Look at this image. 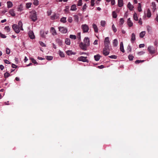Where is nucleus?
<instances>
[{"label":"nucleus","instance_id":"obj_1","mask_svg":"<svg viewBox=\"0 0 158 158\" xmlns=\"http://www.w3.org/2000/svg\"><path fill=\"white\" fill-rule=\"evenodd\" d=\"M30 13V18L31 20L33 22H35V21L37 20V16L36 12L34 10H32Z\"/></svg>","mask_w":158,"mask_h":158},{"label":"nucleus","instance_id":"obj_2","mask_svg":"<svg viewBox=\"0 0 158 158\" xmlns=\"http://www.w3.org/2000/svg\"><path fill=\"white\" fill-rule=\"evenodd\" d=\"M148 50L150 54H154L156 52V50L153 47L149 46L148 47Z\"/></svg>","mask_w":158,"mask_h":158},{"label":"nucleus","instance_id":"obj_3","mask_svg":"<svg viewBox=\"0 0 158 158\" xmlns=\"http://www.w3.org/2000/svg\"><path fill=\"white\" fill-rule=\"evenodd\" d=\"M89 46V44H85L82 42H81L80 43V48L83 50H87V48Z\"/></svg>","mask_w":158,"mask_h":158},{"label":"nucleus","instance_id":"obj_4","mask_svg":"<svg viewBox=\"0 0 158 158\" xmlns=\"http://www.w3.org/2000/svg\"><path fill=\"white\" fill-rule=\"evenodd\" d=\"M86 57H84L83 56H81L77 58V60L79 61H82L83 62H88L89 61L87 59Z\"/></svg>","mask_w":158,"mask_h":158},{"label":"nucleus","instance_id":"obj_5","mask_svg":"<svg viewBox=\"0 0 158 158\" xmlns=\"http://www.w3.org/2000/svg\"><path fill=\"white\" fill-rule=\"evenodd\" d=\"M81 28L84 33L87 32L89 29L88 26L86 24L82 25Z\"/></svg>","mask_w":158,"mask_h":158},{"label":"nucleus","instance_id":"obj_6","mask_svg":"<svg viewBox=\"0 0 158 158\" xmlns=\"http://www.w3.org/2000/svg\"><path fill=\"white\" fill-rule=\"evenodd\" d=\"M12 28L14 31L17 33H18L19 32L20 29L18 27L16 24H13L12 25Z\"/></svg>","mask_w":158,"mask_h":158},{"label":"nucleus","instance_id":"obj_7","mask_svg":"<svg viewBox=\"0 0 158 158\" xmlns=\"http://www.w3.org/2000/svg\"><path fill=\"white\" fill-rule=\"evenodd\" d=\"M59 31L63 33H67V29L63 27H59Z\"/></svg>","mask_w":158,"mask_h":158},{"label":"nucleus","instance_id":"obj_8","mask_svg":"<svg viewBox=\"0 0 158 158\" xmlns=\"http://www.w3.org/2000/svg\"><path fill=\"white\" fill-rule=\"evenodd\" d=\"M29 37L31 39L35 38V36L34 33L32 31H30L29 32Z\"/></svg>","mask_w":158,"mask_h":158},{"label":"nucleus","instance_id":"obj_9","mask_svg":"<svg viewBox=\"0 0 158 158\" xmlns=\"http://www.w3.org/2000/svg\"><path fill=\"white\" fill-rule=\"evenodd\" d=\"M59 14H54L51 17V19L53 20L58 19L59 17Z\"/></svg>","mask_w":158,"mask_h":158},{"label":"nucleus","instance_id":"obj_10","mask_svg":"<svg viewBox=\"0 0 158 158\" xmlns=\"http://www.w3.org/2000/svg\"><path fill=\"white\" fill-rule=\"evenodd\" d=\"M85 44H88L89 46V40L88 37H85L84 40V43Z\"/></svg>","mask_w":158,"mask_h":158},{"label":"nucleus","instance_id":"obj_11","mask_svg":"<svg viewBox=\"0 0 158 158\" xmlns=\"http://www.w3.org/2000/svg\"><path fill=\"white\" fill-rule=\"evenodd\" d=\"M135 40V35L134 33H132L131 36V43L134 42Z\"/></svg>","mask_w":158,"mask_h":158},{"label":"nucleus","instance_id":"obj_12","mask_svg":"<svg viewBox=\"0 0 158 158\" xmlns=\"http://www.w3.org/2000/svg\"><path fill=\"white\" fill-rule=\"evenodd\" d=\"M127 23L128 25L130 27H131L133 26V23L131 20L130 18H129L127 19Z\"/></svg>","mask_w":158,"mask_h":158},{"label":"nucleus","instance_id":"obj_13","mask_svg":"<svg viewBox=\"0 0 158 158\" xmlns=\"http://www.w3.org/2000/svg\"><path fill=\"white\" fill-rule=\"evenodd\" d=\"M23 24L21 21H19V22L18 25V27L21 30H23V29L22 27Z\"/></svg>","mask_w":158,"mask_h":158},{"label":"nucleus","instance_id":"obj_14","mask_svg":"<svg viewBox=\"0 0 158 158\" xmlns=\"http://www.w3.org/2000/svg\"><path fill=\"white\" fill-rule=\"evenodd\" d=\"M127 7L131 11L133 10V8H134V6L131 4L130 2H129L128 3L127 5Z\"/></svg>","mask_w":158,"mask_h":158},{"label":"nucleus","instance_id":"obj_15","mask_svg":"<svg viewBox=\"0 0 158 158\" xmlns=\"http://www.w3.org/2000/svg\"><path fill=\"white\" fill-rule=\"evenodd\" d=\"M51 32L52 33V34L53 35H57L56 31L53 27H51Z\"/></svg>","mask_w":158,"mask_h":158},{"label":"nucleus","instance_id":"obj_16","mask_svg":"<svg viewBox=\"0 0 158 158\" xmlns=\"http://www.w3.org/2000/svg\"><path fill=\"white\" fill-rule=\"evenodd\" d=\"M93 27L94 30V31L95 32H98V29L97 25L94 23L92 25Z\"/></svg>","mask_w":158,"mask_h":158},{"label":"nucleus","instance_id":"obj_17","mask_svg":"<svg viewBox=\"0 0 158 158\" xmlns=\"http://www.w3.org/2000/svg\"><path fill=\"white\" fill-rule=\"evenodd\" d=\"M120 51L122 52L123 53L125 51L124 49L123 44V43L122 42H121L120 43Z\"/></svg>","mask_w":158,"mask_h":158},{"label":"nucleus","instance_id":"obj_18","mask_svg":"<svg viewBox=\"0 0 158 158\" xmlns=\"http://www.w3.org/2000/svg\"><path fill=\"white\" fill-rule=\"evenodd\" d=\"M118 5L119 7H121L123 6V0H118Z\"/></svg>","mask_w":158,"mask_h":158},{"label":"nucleus","instance_id":"obj_19","mask_svg":"<svg viewBox=\"0 0 158 158\" xmlns=\"http://www.w3.org/2000/svg\"><path fill=\"white\" fill-rule=\"evenodd\" d=\"M65 43L68 45H69L70 44V40L69 38H66L65 40Z\"/></svg>","mask_w":158,"mask_h":158},{"label":"nucleus","instance_id":"obj_20","mask_svg":"<svg viewBox=\"0 0 158 158\" xmlns=\"http://www.w3.org/2000/svg\"><path fill=\"white\" fill-rule=\"evenodd\" d=\"M56 41L60 46H61L62 44V41L59 39H57L56 40Z\"/></svg>","mask_w":158,"mask_h":158},{"label":"nucleus","instance_id":"obj_21","mask_svg":"<svg viewBox=\"0 0 158 158\" xmlns=\"http://www.w3.org/2000/svg\"><path fill=\"white\" fill-rule=\"evenodd\" d=\"M9 13L12 16H14L15 15V13L14 10L10 9L9 10Z\"/></svg>","mask_w":158,"mask_h":158},{"label":"nucleus","instance_id":"obj_22","mask_svg":"<svg viewBox=\"0 0 158 158\" xmlns=\"http://www.w3.org/2000/svg\"><path fill=\"white\" fill-rule=\"evenodd\" d=\"M7 7L8 8H10L13 6V4L12 2L10 1H8L7 2Z\"/></svg>","mask_w":158,"mask_h":158},{"label":"nucleus","instance_id":"obj_23","mask_svg":"<svg viewBox=\"0 0 158 158\" xmlns=\"http://www.w3.org/2000/svg\"><path fill=\"white\" fill-rule=\"evenodd\" d=\"M113 45L114 47H116L118 44V41L116 39H115L113 40Z\"/></svg>","mask_w":158,"mask_h":158},{"label":"nucleus","instance_id":"obj_24","mask_svg":"<svg viewBox=\"0 0 158 158\" xmlns=\"http://www.w3.org/2000/svg\"><path fill=\"white\" fill-rule=\"evenodd\" d=\"M110 51H108L107 50H105V51L104 52V49H103V54L105 56H106L108 55L109 54Z\"/></svg>","mask_w":158,"mask_h":158},{"label":"nucleus","instance_id":"obj_25","mask_svg":"<svg viewBox=\"0 0 158 158\" xmlns=\"http://www.w3.org/2000/svg\"><path fill=\"white\" fill-rule=\"evenodd\" d=\"M146 33L145 31H143L141 32L139 34V36L140 38H143L145 35Z\"/></svg>","mask_w":158,"mask_h":158},{"label":"nucleus","instance_id":"obj_26","mask_svg":"<svg viewBox=\"0 0 158 158\" xmlns=\"http://www.w3.org/2000/svg\"><path fill=\"white\" fill-rule=\"evenodd\" d=\"M76 10V6L74 4L71 6L70 9L71 10Z\"/></svg>","mask_w":158,"mask_h":158},{"label":"nucleus","instance_id":"obj_27","mask_svg":"<svg viewBox=\"0 0 158 158\" xmlns=\"http://www.w3.org/2000/svg\"><path fill=\"white\" fill-rule=\"evenodd\" d=\"M95 60L96 61H98L100 58V56L99 55H97L94 56Z\"/></svg>","mask_w":158,"mask_h":158},{"label":"nucleus","instance_id":"obj_28","mask_svg":"<svg viewBox=\"0 0 158 158\" xmlns=\"http://www.w3.org/2000/svg\"><path fill=\"white\" fill-rule=\"evenodd\" d=\"M151 14L150 10L149 9H148V10H147V16L148 18H150L151 17Z\"/></svg>","mask_w":158,"mask_h":158},{"label":"nucleus","instance_id":"obj_29","mask_svg":"<svg viewBox=\"0 0 158 158\" xmlns=\"http://www.w3.org/2000/svg\"><path fill=\"white\" fill-rule=\"evenodd\" d=\"M66 53L68 55H71L72 54H75L71 50H68L66 51Z\"/></svg>","mask_w":158,"mask_h":158},{"label":"nucleus","instance_id":"obj_30","mask_svg":"<svg viewBox=\"0 0 158 158\" xmlns=\"http://www.w3.org/2000/svg\"><path fill=\"white\" fill-rule=\"evenodd\" d=\"M133 18L136 21H138V20L137 15L135 13L133 15Z\"/></svg>","mask_w":158,"mask_h":158},{"label":"nucleus","instance_id":"obj_31","mask_svg":"<svg viewBox=\"0 0 158 158\" xmlns=\"http://www.w3.org/2000/svg\"><path fill=\"white\" fill-rule=\"evenodd\" d=\"M104 43H110L109 38L108 37H106L104 41Z\"/></svg>","mask_w":158,"mask_h":158},{"label":"nucleus","instance_id":"obj_32","mask_svg":"<svg viewBox=\"0 0 158 158\" xmlns=\"http://www.w3.org/2000/svg\"><path fill=\"white\" fill-rule=\"evenodd\" d=\"M69 37L70 38L75 40L76 39V36L75 35H70L69 36Z\"/></svg>","mask_w":158,"mask_h":158},{"label":"nucleus","instance_id":"obj_33","mask_svg":"<svg viewBox=\"0 0 158 158\" xmlns=\"http://www.w3.org/2000/svg\"><path fill=\"white\" fill-rule=\"evenodd\" d=\"M112 16L114 18H117V14L115 11H114L112 12Z\"/></svg>","mask_w":158,"mask_h":158},{"label":"nucleus","instance_id":"obj_34","mask_svg":"<svg viewBox=\"0 0 158 158\" xmlns=\"http://www.w3.org/2000/svg\"><path fill=\"white\" fill-rule=\"evenodd\" d=\"M44 32L43 31H40V35L41 36L43 37L44 38L45 37V35H44Z\"/></svg>","mask_w":158,"mask_h":158},{"label":"nucleus","instance_id":"obj_35","mask_svg":"<svg viewBox=\"0 0 158 158\" xmlns=\"http://www.w3.org/2000/svg\"><path fill=\"white\" fill-rule=\"evenodd\" d=\"M112 28L113 31H114V32H115L117 31V29L115 27L114 24H113L112 25Z\"/></svg>","mask_w":158,"mask_h":158},{"label":"nucleus","instance_id":"obj_36","mask_svg":"<svg viewBox=\"0 0 158 158\" xmlns=\"http://www.w3.org/2000/svg\"><path fill=\"white\" fill-rule=\"evenodd\" d=\"M10 75V73L7 72H6L4 74V77L5 78H7Z\"/></svg>","mask_w":158,"mask_h":158},{"label":"nucleus","instance_id":"obj_37","mask_svg":"<svg viewBox=\"0 0 158 158\" xmlns=\"http://www.w3.org/2000/svg\"><path fill=\"white\" fill-rule=\"evenodd\" d=\"M46 58L48 60H51L53 59V57L51 56H46Z\"/></svg>","mask_w":158,"mask_h":158},{"label":"nucleus","instance_id":"obj_38","mask_svg":"<svg viewBox=\"0 0 158 158\" xmlns=\"http://www.w3.org/2000/svg\"><path fill=\"white\" fill-rule=\"evenodd\" d=\"M141 5L140 3H139L138 6V10L139 12H140L142 11V9L141 8Z\"/></svg>","mask_w":158,"mask_h":158},{"label":"nucleus","instance_id":"obj_39","mask_svg":"<svg viewBox=\"0 0 158 158\" xmlns=\"http://www.w3.org/2000/svg\"><path fill=\"white\" fill-rule=\"evenodd\" d=\"M5 29L7 31V32H9L10 30V28L8 26H6L5 28Z\"/></svg>","mask_w":158,"mask_h":158},{"label":"nucleus","instance_id":"obj_40","mask_svg":"<svg viewBox=\"0 0 158 158\" xmlns=\"http://www.w3.org/2000/svg\"><path fill=\"white\" fill-rule=\"evenodd\" d=\"M66 18L65 17H62L60 19V21L63 23H64L66 22Z\"/></svg>","mask_w":158,"mask_h":158},{"label":"nucleus","instance_id":"obj_41","mask_svg":"<svg viewBox=\"0 0 158 158\" xmlns=\"http://www.w3.org/2000/svg\"><path fill=\"white\" fill-rule=\"evenodd\" d=\"M74 19L77 22L78 21V16L77 15H74Z\"/></svg>","mask_w":158,"mask_h":158},{"label":"nucleus","instance_id":"obj_42","mask_svg":"<svg viewBox=\"0 0 158 158\" xmlns=\"http://www.w3.org/2000/svg\"><path fill=\"white\" fill-rule=\"evenodd\" d=\"M134 58V56L132 55H129L128 56V58L130 60H132Z\"/></svg>","mask_w":158,"mask_h":158},{"label":"nucleus","instance_id":"obj_43","mask_svg":"<svg viewBox=\"0 0 158 158\" xmlns=\"http://www.w3.org/2000/svg\"><path fill=\"white\" fill-rule=\"evenodd\" d=\"M32 62L34 64H37V63L36 62V61L33 58H30Z\"/></svg>","mask_w":158,"mask_h":158},{"label":"nucleus","instance_id":"obj_44","mask_svg":"<svg viewBox=\"0 0 158 158\" xmlns=\"http://www.w3.org/2000/svg\"><path fill=\"white\" fill-rule=\"evenodd\" d=\"M106 24V22L104 21H101V25L102 27H104Z\"/></svg>","mask_w":158,"mask_h":158},{"label":"nucleus","instance_id":"obj_45","mask_svg":"<svg viewBox=\"0 0 158 158\" xmlns=\"http://www.w3.org/2000/svg\"><path fill=\"white\" fill-rule=\"evenodd\" d=\"M124 20L123 18H121L120 19V25H123V24L124 23Z\"/></svg>","mask_w":158,"mask_h":158},{"label":"nucleus","instance_id":"obj_46","mask_svg":"<svg viewBox=\"0 0 158 158\" xmlns=\"http://www.w3.org/2000/svg\"><path fill=\"white\" fill-rule=\"evenodd\" d=\"M109 57L111 59H116L117 58V56L115 55H112L109 56Z\"/></svg>","mask_w":158,"mask_h":158},{"label":"nucleus","instance_id":"obj_47","mask_svg":"<svg viewBox=\"0 0 158 158\" xmlns=\"http://www.w3.org/2000/svg\"><path fill=\"white\" fill-rule=\"evenodd\" d=\"M6 52L7 54H9L10 53V50L8 48H6Z\"/></svg>","mask_w":158,"mask_h":158},{"label":"nucleus","instance_id":"obj_48","mask_svg":"<svg viewBox=\"0 0 158 158\" xmlns=\"http://www.w3.org/2000/svg\"><path fill=\"white\" fill-rule=\"evenodd\" d=\"M144 61V60H137L135 61V63L136 64L137 63H139L141 62H143Z\"/></svg>","mask_w":158,"mask_h":158},{"label":"nucleus","instance_id":"obj_49","mask_svg":"<svg viewBox=\"0 0 158 158\" xmlns=\"http://www.w3.org/2000/svg\"><path fill=\"white\" fill-rule=\"evenodd\" d=\"M77 38H78V40H81V33L78 32L77 34Z\"/></svg>","mask_w":158,"mask_h":158},{"label":"nucleus","instance_id":"obj_50","mask_svg":"<svg viewBox=\"0 0 158 158\" xmlns=\"http://www.w3.org/2000/svg\"><path fill=\"white\" fill-rule=\"evenodd\" d=\"M39 44L42 47H45L46 46V45L42 41H40Z\"/></svg>","mask_w":158,"mask_h":158},{"label":"nucleus","instance_id":"obj_51","mask_svg":"<svg viewBox=\"0 0 158 158\" xmlns=\"http://www.w3.org/2000/svg\"><path fill=\"white\" fill-rule=\"evenodd\" d=\"M59 55L61 57H64V53L60 51V52Z\"/></svg>","mask_w":158,"mask_h":158},{"label":"nucleus","instance_id":"obj_52","mask_svg":"<svg viewBox=\"0 0 158 158\" xmlns=\"http://www.w3.org/2000/svg\"><path fill=\"white\" fill-rule=\"evenodd\" d=\"M0 36L3 38H5L6 37V36L5 35L1 33H0Z\"/></svg>","mask_w":158,"mask_h":158},{"label":"nucleus","instance_id":"obj_53","mask_svg":"<svg viewBox=\"0 0 158 158\" xmlns=\"http://www.w3.org/2000/svg\"><path fill=\"white\" fill-rule=\"evenodd\" d=\"M82 5V0H79L78 3V6H81Z\"/></svg>","mask_w":158,"mask_h":158},{"label":"nucleus","instance_id":"obj_54","mask_svg":"<svg viewBox=\"0 0 158 158\" xmlns=\"http://www.w3.org/2000/svg\"><path fill=\"white\" fill-rule=\"evenodd\" d=\"M38 0H35L34 1V4L35 5H37L38 4Z\"/></svg>","mask_w":158,"mask_h":158},{"label":"nucleus","instance_id":"obj_55","mask_svg":"<svg viewBox=\"0 0 158 158\" xmlns=\"http://www.w3.org/2000/svg\"><path fill=\"white\" fill-rule=\"evenodd\" d=\"M103 49L104 52L105 51V50H107L108 51H110L109 48V47H104Z\"/></svg>","mask_w":158,"mask_h":158},{"label":"nucleus","instance_id":"obj_56","mask_svg":"<svg viewBox=\"0 0 158 158\" xmlns=\"http://www.w3.org/2000/svg\"><path fill=\"white\" fill-rule=\"evenodd\" d=\"M94 0H91V5L93 6L94 5Z\"/></svg>","mask_w":158,"mask_h":158},{"label":"nucleus","instance_id":"obj_57","mask_svg":"<svg viewBox=\"0 0 158 158\" xmlns=\"http://www.w3.org/2000/svg\"><path fill=\"white\" fill-rule=\"evenodd\" d=\"M104 47H109V48L110 43H104Z\"/></svg>","mask_w":158,"mask_h":158},{"label":"nucleus","instance_id":"obj_58","mask_svg":"<svg viewBox=\"0 0 158 158\" xmlns=\"http://www.w3.org/2000/svg\"><path fill=\"white\" fill-rule=\"evenodd\" d=\"M12 67L13 68L16 69L17 67V66L14 64H12Z\"/></svg>","mask_w":158,"mask_h":158},{"label":"nucleus","instance_id":"obj_59","mask_svg":"<svg viewBox=\"0 0 158 158\" xmlns=\"http://www.w3.org/2000/svg\"><path fill=\"white\" fill-rule=\"evenodd\" d=\"M145 45L144 44H141L139 45V48H143L144 47Z\"/></svg>","mask_w":158,"mask_h":158},{"label":"nucleus","instance_id":"obj_60","mask_svg":"<svg viewBox=\"0 0 158 158\" xmlns=\"http://www.w3.org/2000/svg\"><path fill=\"white\" fill-rule=\"evenodd\" d=\"M98 68L99 69H102L104 68V66L103 65H101L100 66H98Z\"/></svg>","mask_w":158,"mask_h":158},{"label":"nucleus","instance_id":"obj_61","mask_svg":"<svg viewBox=\"0 0 158 158\" xmlns=\"http://www.w3.org/2000/svg\"><path fill=\"white\" fill-rule=\"evenodd\" d=\"M68 21L69 23H71L72 21V19L71 17H69L68 18Z\"/></svg>","mask_w":158,"mask_h":158},{"label":"nucleus","instance_id":"obj_62","mask_svg":"<svg viewBox=\"0 0 158 158\" xmlns=\"http://www.w3.org/2000/svg\"><path fill=\"white\" fill-rule=\"evenodd\" d=\"M22 10V7H21V6H20L18 8V11H21Z\"/></svg>","mask_w":158,"mask_h":158},{"label":"nucleus","instance_id":"obj_63","mask_svg":"<svg viewBox=\"0 0 158 158\" xmlns=\"http://www.w3.org/2000/svg\"><path fill=\"white\" fill-rule=\"evenodd\" d=\"M144 52L143 51L139 52L138 54L139 55H141L144 53Z\"/></svg>","mask_w":158,"mask_h":158},{"label":"nucleus","instance_id":"obj_64","mask_svg":"<svg viewBox=\"0 0 158 158\" xmlns=\"http://www.w3.org/2000/svg\"><path fill=\"white\" fill-rule=\"evenodd\" d=\"M4 62L6 64H10L9 61H8L7 60H4Z\"/></svg>","mask_w":158,"mask_h":158}]
</instances>
